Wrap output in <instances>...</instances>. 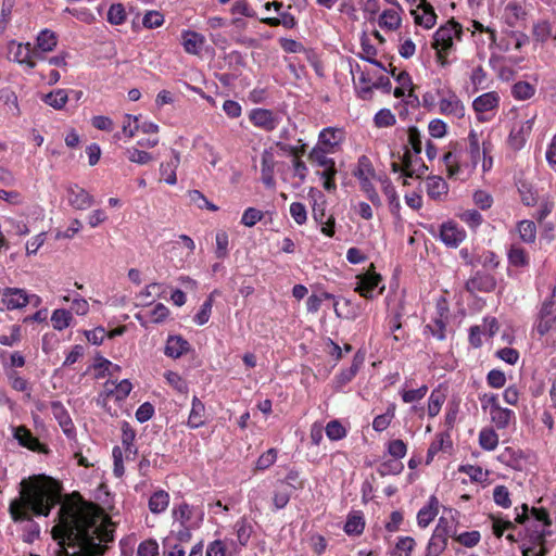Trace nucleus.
I'll return each mask as SVG.
<instances>
[{"mask_svg":"<svg viewBox=\"0 0 556 556\" xmlns=\"http://www.w3.org/2000/svg\"><path fill=\"white\" fill-rule=\"evenodd\" d=\"M260 22L270 26L277 27L282 25L285 28L292 29L298 25L296 18L289 12H282L280 17H262Z\"/></svg>","mask_w":556,"mask_h":556,"instance_id":"nucleus-46","label":"nucleus"},{"mask_svg":"<svg viewBox=\"0 0 556 556\" xmlns=\"http://www.w3.org/2000/svg\"><path fill=\"white\" fill-rule=\"evenodd\" d=\"M402 18L396 10L388 9L384 10L379 17V25L382 28L389 30H396L400 28Z\"/></svg>","mask_w":556,"mask_h":556,"instance_id":"nucleus-52","label":"nucleus"},{"mask_svg":"<svg viewBox=\"0 0 556 556\" xmlns=\"http://www.w3.org/2000/svg\"><path fill=\"white\" fill-rule=\"evenodd\" d=\"M482 155V142L471 129L467 136L466 149L459 142H451L450 150L443 155V164L448 178H458L463 167L476 168Z\"/></svg>","mask_w":556,"mask_h":556,"instance_id":"nucleus-3","label":"nucleus"},{"mask_svg":"<svg viewBox=\"0 0 556 556\" xmlns=\"http://www.w3.org/2000/svg\"><path fill=\"white\" fill-rule=\"evenodd\" d=\"M169 502V493L163 489H156L152 492L148 500V507L152 514L160 515L166 511Z\"/></svg>","mask_w":556,"mask_h":556,"instance_id":"nucleus-31","label":"nucleus"},{"mask_svg":"<svg viewBox=\"0 0 556 556\" xmlns=\"http://www.w3.org/2000/svg\"><path fill=\"white\" fill-rule=\"evenodd\" d=\"M343 140L344 130L342 128L326 127L319 132L315 147L334 153Z\"/></svg>","mask_w":556,"mask_h":556,"instance_id":"nucleus-17","label":"nucleus"},{"mask_svg":"<svg viewBox=\"0 0 556 556\" xmlns=\"http://www.w3.org/2000/svg\"><path fill=\"white\" fill-rule=\"evenodd\" d=\"M136 431L132 427L124 421L122 425V444L125 451L126 459H134L137 455V447L135 446Z\"/></svg>","mask_w":556,"mask_h":556,"instance_id":"nucleus-37","label":"nucleus"},{"mask_svg":"<svg viewBox=\"0 0 556 556\" xmlns=\"http://www.w3.org/2000/svg\"><path fill=\"white\" fill-rule=\"evenodd\" d=\"M446 395L439 388L432 390L428 399L427 414L430 418H434L439 415L442 405L444 404Z\"/></svg>","mask_w":556,"mask_h":556,"instance_id":"nucleus-50","label":"nucleus"},{"mask_svg":"<svg viewBox=\"0 0 556 556\" xmlns=\"http://www.w3.org/2000/svg\"><path fill=\"white\" fill-rule=\"evenodd\" d=\"M15 4L16 0H2L0 9V36L5 33L11 23L12 12Z\"/></svg>","mask_w":556,"mask_h":556,"instance_id":"nucleus-55","label":"nucleus"},{"mask_svg":"<svg viewBox=\"0 0 556 556\" xmlns=\"http://www.w3.org/2000/svg\"><path fill=\"white\" fill-rule=\"evenodd\" d=\"M468 263L471 265H481L483 268L486 269H495L500 264V260L498 255L495 252L488 250L483 251L475 262L469 261Z\"/></svg>","mask_w":556,"mask_h":556,"instance_id":"nucleus-61","label":"nucleus"},{"mask_svg":"<svg viewBox=\"0 0 556 556\" xmlns=\"http://www.w3.org/2000/svg\"><path fill=\"white\" fill-rule=\"evenodd\" d=\"M249 119L253 126L265 131H273L280 123V118L271 110L256 108L250 111Z\"/></svg>","mask_w":556,"mask_h":556,"instance_id":"nucleus-15","label":"nucleus"},{"mask_svg":"<svg viewBox=\"0 0 556 556\" xmlns=\"http://www.w3.org/2000/svg\"><path fill=\"white\" fill-rule=\"evenodd\" d=\"M515 511V522L517 523H525L528 519L529 511L535 520L543 522L545 526H551L552 523L548 511L544 507H532L530 510L527 504H522L520 507H516Z\"/></svg>","mask_w":556,"mask_h":556,"instance_id":"nucleus-26","label":"nucleus"},{"mask_svg":"<svg viewBox=\"0 0 556 556\" xmlns=\"http://www.w3.org/2000/svg\"><path fill=\"white\" fill-rule=\"evenodd\" d=\"M189 349V342L181 336H169L166 341L164 353L168 357L179 358L185 353H187Z\"/></svg>","mask_w":556,"mask_h":556,"instance_id":"nucleus-34","label":"nucleus"},{"mask_svg":"<svg viewBox=\"0 0 556 556\" xmlns=\"http://www.w3.org/2000/svg\"><path fill=\"white\" fill-rule=\"evenodd\" d=\"M448 538H452V525L441 517L428 541L425 556H440L447 547Z\"/></svg>","mask_w":556,"mask_h":556,"instance_id":"nucleus-5","label":"nucleus"},{"mask_svg":"<svg viewBox=\"0 0 556 556\" xmlns=\"http://www.w3.org/2000/svg\"><path fill=\"white\" fill-rule=\"evenodd\" d=\"M458 471L466 473L470 478V480L473 482H483L486 480V478L489 476L488 470H483L482 467H480V466H475V465H469V464L460 465L458 467Z\"/></svg>","mask_w":556,"mask_h":556,"instance_id":"nucleus-62","label":"nucleus"},{"mask_svg":"<svg viewBox=\"0 0 556 556\" xmlns=\"http://www.w3.org/2000/svg\"><path fill=\"white\" fill-rule=\"evenodd\" d=\"M58 518L53 538L78 547L66 552V556H103L106 544L114 541L115 523L111 517L100 505L85 501L79 492H73L61 504Z\"/></svg>","mask_w":556,"mask_h":556,"instance_id":"nucleus-1","label":"nucleus"},{"mask_svg":"<svg viewBox=\"0 0 556 556\" xmlns=\"http://www.w3.org/2000/svg\"><path fill=\"white\" fill-rule=\"evenodd\" d=\"M507 258L514 267H527L530 263L528 252L518 243L510 245L507 252Z\"/></svg>","mask_w":556,"mask_h":556,"instance_id":"nucleus-39","label":"nucleus"},{"mask_svg":"<svg viewBox=\"0 0 556 556\" xmlns=\"http://www.w3.org/2000/svg\"><path fill=\"white\" fill-rule=\"evenodd\" d=\"M8 56L11 61L28 70L35 68L39 61L38 54H36L29 42L23 43L15 40L10 41L8 45Z\"/></svg>","mask_w":556,"mask_h":556,"instance_id":"nucleus-10","label":"nucleus"},{"mask_svg":"<svg viewBox=\"0 0 556 556\" xmlns=\"http://www.w3.org/2000/svg\"><path fill=\"white\" fill-rule=\"evenodd\" d=\"M261 179L267 188H275L276 181L274 177V162L266 156L262 157L261 163Z\"/></svg>","mask_w":556,"mask_h":556,"instance_id":"nucleus-56","label":"nucleus"},{"mask_svg":"<svg viewBox=\"0 0 556 556\" xmlns=\"http://www.w3.org/2000/svg\"><path fill=\"white\" fill-rule=\"evenodd\" d=\"M289 486L285 482H280L274 491L273 503L275 509H281L287 506L290 501Z\"/></svg>","mask_w":556,"mask_h":556,"instance_id":"nucleus-58","label":"nucleus"},{"mask_svg":"<svg viewBox=\"0 0 556 556\" xmlns=\"http://www.w3.org/2000/svg\"><path fill=\"white\" fill-rule=\"evenodd\" d=\"M233 528L237 535V542L231 541L230 546L235 552H239L241 547L248 545V542L253 532V527L245 517H242L236 521Z\"/></svg>","mask_w":556,"mask_h":556,"instance_id":"nucleus-28","label":"nucleus"},{"mask_svg":"<svg viewBox=\"0 0 556 556\" xmlns=\"http://www.w3.org/2000/svg\"><path fill=\"white\" fill-rule=\"evenodd\" d=\"M365 362V354L361 351L356 352L352 364L349 368L342 369L337 376H336V383L339 388L344 387L349 382H351L355 376L357 375L358 370L363 366Z\"/></svg>","mask_w":556,"mask_h":556,"instance_id":"nucleus-25","label":"nucleus"},{"mask_svg":"<svg viewBox=\"0 0 556 556\" xmlns=\"http://www.w3.org/2000/svg\"><path fill=\"white\" fill-rule=\"evenodd\" d=\"M400 160L404 163L403 168V184L407 185L406 178H421L428 170L427 165L420 157V154H413L409 151H404Z\"/></svg>","mask_w":556,"mask_h":556,"instance_id":"nucleus-13","label":"nucleus"},{"mask_svg":"<svg viewBox=\"0 0 556 556\" xmlns=\"http://www.w3.org/2000/svg\"><path fill=\"white\" fill-rule=\"evenodd\" d=\"M332 152L320 149L319 147H314L307 154V160L313 166L326 168L333 164H336L332 157H328V154Z\"/></svg>","mask_w":556,"mask_h":556,"instance_id":"nucleus-41","label":"nucleus"},{"mask_svg":"<svg viewBox=\"0 0 556 556\" xmlns=\"http://www.w3.org/2000/svg\"><path fill=\"white\" fill-rule=\"evenodd\" d=\"M490 419L496 429L504 430L508 428L510 424H515L516 414L509 408L498 406L490 410Z\"/></svg>","mask_w":556,"mask_h":556,"instance_id":"nucleus-30","label":"nucleus"},{"mask_svg":"<svg viewBox=\"0 0 556 556\" xmlns=\"http://www.w3.org/2000/svg\"><path fill=\"white\" fill-rule=\"evenodd\" d=\"M50 408L64 434L67 438H73L76 434V428L63 403L60 401H52L50 403Z\"/></svg>","mask_w":556,"mask_h":556,"instance_id":"nucleus-20","label":"nucleus"},{"mask_svg":"<svg viewBox=\"0 0 556 556\" xmlns=\"http://www.w3.org/2000/svg\"><path fill=\"white\" fill-rule=\"evenodd\" d=\"M66 191L70 205L76 210H87L94 202L93 197L78 185L70 186Z\"/></svg>","mask_w":556,"mask_h":556,"instance_id":"nucleus-23","label":"nucleus"},{"mask_svg":"<svg viewBox=\"0 0 556 556\" xmlns=\"http://www.w3.org/2000/svg\"><path fill=\"white\" fill-rule=\"evenodd\" d=\"M413 154H420L422 150L421 134L416 126H409L407 129V144L404 151H409Z\"/></svg>","mask_w":556,"mask_h":556,"instance_id":"nucleus-53","label":"nucleus"},{"mask_svg":"<svg viewBox=\"0 0 556 556\" xmlns=\"http://www.w3.org/2000/svg\"><path fill=\"white\" fill-rule=\"evenodd\" d=\"M233 548L230 549L224 540H215L206 547L205 556H235Z\"/></svg>","mask_w":556,"mask_h":556,"instance_id":"nucleus-60","label":"nucleus"},{"mask_svg":"<svg viewBox=\"0 0 556 556\" xmlns=\"http://www.w3.org/2000/svg\"><path fill=\"white\" fill-rule=\"evenodd\" d=\"M181 39L185 51L192 55H199L205 43V38L202 34L190 29L182 30Z\"/></svg>","mask_w":556,"mask_h":556,"instance_id":"nucleus-27","label":"nucleus"},{"mask_svg":"<svg viewBox=\"0 0 556 556\" xmlns=\"http://www.w3.org/2000/svg\"><path fill=\"white\" fill-rule=\"evenodd\" d=\"M452 539L462 546L472 548L479 544L481 534L477 530L457 533L456 527L452 526Z\"/></svg>","mask_w":556,"mask_h":556,"instance_id":"nucleus-40","label":"nucleus"},{"mask_svg":"<svg viewBox=\"0 0 556 556\" xmlns=\"http://www.w3.org/2000/svg\"><path fill=\"white\" fill-rule=\"evenodd\" d=\"M396 404L390 403L383 414L377 415L372 420V429L382 432L389 428L395 417Z\"/></svg>","mask_w":556,"mask_h":556,"instance_id":"nucleus-43","label":"nucleus"},{"mask_svg":"<svg viewBox=\"0 0 556 556\" xmlns=\"http://www.w3.org/2000/svg\"><path fill=\"white\" fill-rule=\"evenodd\" d=\"M205 405L198 396H193L187 426L190 429H198L205 425Z\"/></svg>","mask_w":556,"mask_h":556,"instance_id":"nucleus-33","label":"nucleus"},{"mask_svg":"<svg viewBox=\"0 0 556 556\" xmlns=\"http://www.w3.org/2000/svg\"><path fill=\"white\" fill-rule=\"evenodd\" d=\"M357 279L358 281L355 291L365 299H372L374 291L382 281L381 276L375 271H367L365 274L358 275Z\"/></svg>","mask_w":556,"mask_h":556,"instance_id":"nucleus-22","label":"nucleus"},{"mask_svg":"<svg viewBox=\"0 0 556 556\" xmlns=\"http://www.w3.org/2000/svg\"><path fill=\"white\" fill-rule=\"evenodd\" d=\"M534 331L547 343H556V286L551 289L549 295L542 302L539 309Z\"/></svg>","mask_w":556,"mask_h":556,"instance_id":"nucleus-4","label":"nucleus"},{"mask_svg":"<svg viewBox=\"0 0 556 556\" xmlns=\"http://www.w3.org/2000/svg\"><path fill=\"white\" fill-rule=\"evenodd\" d=\"M439 500L432 495L430 496L427 505L421 507L417 513V525L420 528L428 527L439 514Z\"/></svg>","mask_w":556,"mask_h":556,"instance_id":"nucleus-29","label":"nucleus"},{"mask_svg":"<svg viewBox=\"0 0 556 556\" xmlns=\"http://www.w3.org/2000/svg\"><path fill=\"white\" fill-rule=\"evenodd\" d=\"M534 125V117L513 126L509 136L508 144L514 150H520L526 144Z\"/></svg>","mask_w":556,"mask_h":556,"instance_id":"nucleus-18","label":"nucleus"},{"mask_svg":"<svg viewBox=\"0 0 556 556\" xmlns=\"http://www.w3.org/2000/svg\"><path fill=\"white\" fill-rule=\"evenodd\" d=\"M203 517L204 511L201 507L190 505L185 501L174 505L172 509V518L174 522H178L179 526L199 528L203 521Z\"/></svg>","mask_w":556,"mask_h":556,"instance_id":"nucleus-8","label":"nucleus"},{"mask_svg":"<svg viewBox=\"0 0 556 556\" xmlns=\"http://www.w3.org/2000/svg\"><path fill=\"white\" fill-rule=\"evenodd\" d=\"M42 101L55 110H61L67 103L68 94L65 89H56L45 94Z\"/></svg>","mask_w":556,"mask_h":556,"instance_id":"nucleus-51","label":"nucleus"},{"mask_svg":"<svg viewBox=\"0 0 556 556\" xmlns=\"http://www.w3.org/2000/svg\"><path fill=\"white\" fill-rule=\"evenodd\" d=\"M501 97L496 91H489L477 97L472 102L477 119L485 123L492 119L500 106Z\"/></svg>","mask_w":556,"mask_h":556,"instance_id":"nucleus-9","label":"nucleus"},{"mask_svg":"<svg viewBox=\"0 0 556 556\" xmlns=\"http://www.w3.org/2000/svg\"><path fill=\"white\" fill-rule=\"evenodd\" d=\"M30 303L29 294L21 288L0 289V311L21 309Z\"/></svg>","mask_w":556,"mask_h":556,"instance_id":"nucleus-11","label":"nucleus"},{"mask_svg":"<svg viewBox=\"0 0 556 556\" xmlns=\"http://www.w3.org/2000/svg\"><path fill=\"white\" fill-rule=\"evenodd\" d=\"M437 96L439 97V111L441 114L457 119H462L465 116V105L453 89H438Z\"/></svg>","mask_w":556,"mask_h":556,"instance_id":"nucleus-6","label":"nucleus"},{"mask_svg":"<svg viewBox=\"0 0 556 556\" xmlns=\"http://www.w3.org/2000/svg\"><path fill=\"white\" fill-rule=\"evenodd\" d=\"M20 495L9 505L14 522L31 521L33 517H48L61 503L62 484L48 476L35 475L20 483Z\"/></svg>","mask_w":556,"mask_h":556,"instance_id":"nucleus-2","label":"nucleus"},{"mask_svg":"<svg viewBox=\"0 0 556 556\" xmlns=\"http://www.w3.org/2000/svg\"><path fill=\"white\" fill-rule=\"evenodd\" d=\"M462 35V25L455 20H451L434 33L432 48L435 51H450L454 46V38L460 39Z\"/></svg>","mask_w":556,"mask_h":556,"instance_id":"nucleus-7","label":"nucleus"},{"mask_svg":"<svg viewBox=\"0 0 556 556\" xmlns=\"http://www.w3.org/2000/svg\"><path fill=\"white\" fill-rule=\"evenodd\" d=\"M410 14L414 16L415 24L425 29H431L438 18L434 8L427 0H420L417 8L410 10Z\"/></svg>","mask_w":556,"mask_h":556,"instance_id":"nucleus-16","label":"nucleus"},{"mask_svg":"<svg viewBox=\"0 0 556 556\" xmlns=\"http://www.w3.org/2000/svg\"><path fill=\"white\" fill-rule=\"evenodd\" d=\"M186 552L180 543H177L174 538L167 536L163 541V556H185Z\"/></svg>","mask_w":556,"mask_h":556,"instance_id":"nucleus-64","label":"nucleus"},{"mask_svg":"<svg viewBox=\"0 0 556 556\" xmlns=\"http://www.w3.org/2000/svg\"><path fill=\"white\" fill-rule=\"evenodd\" d=\"M326 435L331 441H339L348 435V430L340 420H330L325 428Z\"/></svg>","mask_w":556,"mask_h":556,"instance_id":"nucleus-59","label":"nucleus"},{"mask_svg":"<svg viewBox=\"0 0 556 556\" xmlns=\"http://www.w3.org/2000/svg\"><path fill=\"white\" fill-rule=\"evenodd\" d=\"M416 545L417 543L413 536H397L394 545L389 549V556H412Z\"/></svg>","mask_w":556,"mask_h":556,"instance_id":"nucleus-36","label":"nucleus"},{"mask_svg":"<svg viewBox=\"0 0 556 556\" xmlns=\"http://www.w3.org/2000/svg\"><path fill=\"white\" fill-rule=\"evenodd\" d=\"M58 45V35L55 31L45 28L39 31L36 38V45L33 47L36 54H38V60H46V53L51 52L55 49Z\"/></svg>","mask_w":556,"mask_h":556,"instance_id":"nucleus-21","label":"nucleus"},{"mask_svg":"<svg viewBox=\"0 0 556 556\" xmlns=\"http://www.w3.org/2000/svg\"><path fill=\"white\" fill-rule=\"evenodd\" d=\"M517 231L522 242L532 244L536 240V225L529 219L520 220L517 224Z\"/></svg>","mask_w":556,"mask_h":556,"instance_id":"nucleus-45","label":"nucleus"},{"mask_svg":"<svg viewBox=\"0 0 556 556\" xmlns=\"http://www.w3.org/2000/svg\"><path fill=\"white\" fill-rule=\"evenodd\" d=\"M333 309L339 318L355 319L358 316V307L350 299L334 298Z\"/></svg>","mask_w":556,"mask_h":556,"instance_id":"nucleus-38","label":"nucleus"},{"mask_svg":"<svg viewBox=\"0 0 556 556\" xmlns=\"http://www.w3.org/2000/svg\"><path fill=\"white\" fill-rule=\"evenodd\" d=\"M427 194L430 199L442 201L447 195L448 186L440 176H430L426 181Z\"/></svg>","mask_w":556,"mask_h":556,"instance_id":"nucleus-32","label":"nucleus"},{"mask_svg":"<svg viewBox=\"0 0 556 556\" xmlns=\"http://www.w3.org/2000/svg\"><path fill=\"white\" fill-rule=\"evenodd\" d=\"M218 294H219L218 290H214L210 293L207 299L203 302V304L200 307V311L193 317V321L197 325L202 326L208 321V319L211 317V313H212L214 298H215V295H218Z\"/></svg>","mask_w":556,"mask_h":556,"instance_id":"nucleus-48","label":"nucleus"},{"mask_svg":"<svg viewBox=\"0 0 556 556\" xmlns=\"http://www.w3.org/2000/svg\"><path fill=\"white\" fill-rule=\"evenodd\" d=\"M13 438L17 443L31 452L48 454L50 452L47 444L41 443L37 437L24 425L13 427Z\"/></svg>","mask_w":556,"mask_h":556,"instance_id":"nucleus-12","label":"nucleus"},{"mask_svg":"<svg viewBox=\"0 0 556 556\" xmlns=\"http://www.w3.org/2000/svg\"><path fill=\"white\" fill-rule=\"evenodd\" d=\"M535 87L525 80L517 81L511 87V96L518 101H526L535 94Z\"/></svg>","mask_w":556,"mask_h":556,"instance_id":"nucleus-49","label":"nucleus"},{"mask_svg":"<svg viewBox=\"0 0 556 556\" xmlns=\"http://www.w3.org/2000/svg\"><path fill=\"white\" fill-rule=\"evenodd\" d=\"M453 448V442L450 433L439 432L435 434L434 440L430 443L426 456V465H430L435 455L440 452L450 453Z\"/></svg>","mask_w":556,"mask_h":556,"instance_id":"nucleus-24","label":"nucleus"},{"mask_svg":"<svg viewBox=\"0 0 556 556\" xmlns=\"http://www.w3.org/2000/svg\"><path fill=\"white\" fill-rule=\"evenodd\" d=\"M73 319L72 313L64 308L53 311L51 315V323L54 329L64 330L71 325Z\"/></svg>","mask_w":556,"mask_h":556,"instance_id":"nucleus-57","label":"nucleus"},{"mask_svg":"<svg viewBox=\"0 0 556 556\" xmlns=\"http://www.w3.org/2000/svg\"><path fill=\"white\" fill-rule=\"evenodd\" d=\"M374 123L378 128L392 127L396 124V117L390 109H381L375 114Z\"/></svg>","mask_w":556,"mask_h":556,"instance_id":"nucleus-63","label":"nucleus"},{"mask_svg":"<svg viewBox=\"0 0 556 556\" xmlns=\"http://www.w3.org/2000/svg\"><path fill=\"white\" fill-rule=\"evenodd\" d=\"M354 176L362 181L363 179H377L376 170L372 166L370 159L366 155H362L357 161V168L354 172Z\"/></svg>","mask_w":556,"mask_h":556,"instance_id":"nucleus-44","label":"nucleus"},{"mask_svg":"<svg viewBox=\"0 0 556 556\" xmlns=\"http://www.w3.org/2000/svg\"><path fill=\"white\" fill-rule=\"evenodd\" d=\"M343 529L348 535L362 534L365 529V520L362 511H353L349 514Z\"/></svg>","mask_w":556,"mask_h":556,"instance_id":"nucleus-42","label":"nucleus"},{"mask_svg":"<svg viewBox=\"0 0 556 556\" xmlns=\"http://www.w3.org/2000/svg\"><path fill=\"white\" fill-rule=\"evenodd\" d=\"M440 239L446 247L457 248L466 239V231L456 223L450 220L441 225Z\"/></svg>","mask_w":556,"mask_h":556,"instance_id":"nucleus-19","label":"nucleus"},{"mask_svg":"<svg viewBox=\"0 0 556 556\" xmlns=\"http://www.w3.org/2000/svg\"><path fill=\"white\" fill-rule=\"evenodd\" d=\"M180 164V154L179 152L173 150V156L169 161L164 162L160 166V173L162 179L168 185H176L177 176L176 170Z\"/></svg>","mask_w":556,"mask_h":556,"instance_id":"nucleus-35","label":"nucleus"},{"mask_svg":"<svg viewBox=\"0 0 556 556\" xmlns=\"http://www.w3.org/2000/svg\"><path fill=\"white\" fill-rule=\"evenodd\" d=\"M479 445L484 451H494L498 445V434L491 427H484L479 432Z\"/></svg>","mask_w":556,"mask_h":556,"instance_id":"nucleus-47","label":"nucleus"},{"mask_svg":"<svg viewBox=\"0 0 556 556\" xmlns=\"http://www.w3.org/2000/svg\"><path fill=\"white\" fill-rule=\"evenodd\" d=\"M496 285V278L492 274L478 270L466 281L465 289L471 294L490 293L495 290Z\"/></svg>","mask_w":556,"mask_h":556,"instance_id":"nucleus-14","label":"nucleus"},{"mask_svg":"<svg viewBox=\"0 0 556 556\" xmlns=\"http://www.w3.org/2000/svg\"><path fill=\"white\" fill-rule=\"evenodd\" d=\"M532 35L535 41L546 42L554 36L552 24L546 20L539 21L533 26Z\"/></svg>","mask_w":556,"mask_h":556,"instance_id":"nucleus-54","label":"nucleus"}]
</instances>
